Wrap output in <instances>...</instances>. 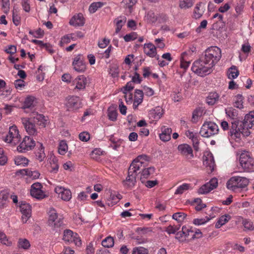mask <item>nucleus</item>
Listing matches in <instances>:
<instances>
[{"label": "nucleus", "instance_id": "nucleus-1", "mask_svg": "<svg viewBox=\"0 0 254 254\" xmlns=\"http://www.w3.org/2000/svg\"><path fill=\"white\" fill-rule=\"evenodd\" d=\"M213 59L214 57L204 52L199 59L193 63L192 71L202 77L210 74L212 71V68L217 64H212Z\"/></svg>", "mask_w": 254, "mask_h": 254}, {"label": "nucleus", "instance_id": "nucleus-2", "mask_svg": "<svg viewBox=\"0 0 254 254\" xmlns=\"http://www.w3.org/2000/svg\"><path fill=\"white\" fill-rule=\"evenodd\" d=\"M55 210H51L48 224L56 233L59 234L61 231L64 228L63 219L58 217V214L55 212Z\"/></svg>", "mask_w": 254, "mask_h": 254}, {"label": "nucleus", "instance_id": "nucleus-3", "mask_svg": "<svg viewBox=\"0 0 254 254\" xmlns=\"http://www.w3.org/2000/svg\"><path fill=\"white\" fill-rule=\"evenodd\" d=\"M240 164L244 171L249 172L253 169L254 166V159L251 156V153L246 151H243L239 156Z\"/></svg>", "mask_w": 254, "mask_h": 254}, {"label": "nucleus", "instance_id": "nucleus-4", "mask_svg": "<svg viewBox=\"0 0 254 254\" xmlns=\"http://www.w3.org/2000/svg\"><path fill=\"white\" fill-rule=\"evenodd\" d=\"M219 131L218 126L211 122L204 123L199 131L200 134L204 137H209L217 134Z\"/></svg>", "mask_w": 254, "mask_h": 254}, {"label": "nucleus", "instance_id": "nucleus-5", "mask_svg": "<svg viewBox=\"0 0 254 254\" xmlns=\"http://www.w3.org/2000/svg\"><path fill=\"white\" fill-rule=\"evenodd\" d=\"M35 145L34 139L29 136H26L22 142L17 146V149L19 152H25L26 151L33 149Z\"/></svg>", "mask_w": 254, "mask_h": 254}, {"label": "nucleus", "instance_id": "nucleus-6", "mask_svg": "<svg viewBox=\"0 0 254 254\" xmlns=\"http://www.w3.org/2000/svg\"><path fill=\"white\" fill-rule=\"evenodd\" d=\"M218 186V180L214 177L209 182L203 185L197 190L199 194H207Z\"/></svg>", "mask_w": 254, "mask_h": 254}, {"label": "nucleus", "instance_id": "nucleus-7", "mask_svg": "<svg viewBox=\"0 0 254 254\" xmlns=\"http://www.w3.org/2000/svg\"><path fill=\"white\" fill-rule=\"evenodd\" d=\"M232 126L230 131L228 132L229 135L231 136H234V138H240V130L242 127V122L239 120H233L231 123Z\"/></svg>", "mask_w": 254, "mask_h": 254}, {"label": "nucleus", "instance_id": "nucleus-8", "mask_svg": "<svg viewBox=\"0 0 254 254\" xmlns=\"http://www.w3.org/2000/svg\"><path fill=\"white\" fill-rule=\"evenodd\" d=\"M72 64L73 69L78 72H84L86 69V64L84 62L81 54L78 55L74 58Z\"/></svg>", "mask_w": 254, "mask_h": 254}, {"label": "nucleus", "instance_id": "nucleus-9", "mask_svg": "<svg viewBox=\"0 0 254 254\" xmlns=\"http://www.w3.org/2000/svg\"><path fill=\"white\" fill-rule=\"evenodd\" d=\"M20 211L22 214V220L26 223L31 215V206L25 201H22L19 205Z\"/></svg>", "mask_w": 254, "mask_h": 254}, {"label": "nucleus", "instance_id": "nucleus-10", "mask_svg": "<svg viewBox=\"0 0 254 254\" xmlns=\"http://www.w3.org/2000/svg\"><path fill=\"white\" fill-rule=\"evenodd\" d=\"M66 106L68 110H75L80 107V99L78 97L71 96L67 98Z\"/></svg>", "mask_w": 254, "mask_h": 254}, {"label": "nucleus", "instance_id": "nucleus-11", "mask_svg": "<svg viewBox=\"0 0 254 254\" xmlns=\"http://www.w3.org/2000/svg\"><path fill=\"white\" fill-rule=\"evenodd\" d=\"M204 52L207 54H210L211 56L214 57L212 64L217 63L221 57V52L220 48L217 47H210L208 48Z\"/></svg>", "mask_w": 254, "mask_h": 254}, {"label": "nucleus", "instance_id": "nucleus-12", "mask_svg": "<svg viewBox=\"0 0 254 254\" xmlns=\"http://www.w3.org/2000/svg\"><path fill=\"white\" fill-rule=\"evenodd\" d=\"M22 122L28 134L33 135L36 133L35 124L31 120V118H23L22 119Z\"/></svg>", "mask_w": 254, "mask_h": 254}, {"label": "nucleus", "instance_id": "nucleus-13", "mask_svg": "<svg viewBox=\"0 0 254 254\" xmlns=\"http://www.w3.org/2000/svg\"><path fill=\"white\" fill-rule=\"evenodd\" d=\"M69 23L70 25L75 27L83 26L85 23V19L83 14L79 13L77 15H74L70 20Z\"/></svg>", "mask_w": 254, "mask_h": 254}, {"label": "nucleus", "instance_id": "nucleus-14", "mask_svg": "<svg viewBox=\"0 0 254 254\" xmlns=\"http://www.w3.org/2000/svg\"><path fill=\"white\" fill-rule=\"evenodd\" d=\"M178 149L182 155L186 157H188L189 156L190 158L193 157L192 149L189 145L187 144H180L178 146Z\"/></svg>", "mask_w": 254, "mask_h": 254}, {"label": "nucleus", "instance_id": "nucleus-15", "mask_svg": "<svg viewBox=\"0 0 254 254\" xmlns=\"http://www.w3.org/2000/svg\"><path fill=\"white\" fill-rule=\"evenodd\" d=\"M203 164L206 167H209L211 172H213L215 165L213 156L211 153H207L203 157Z\"/></svg>", "mask_w": 254, "mask_h": 254}, {"label": "nucleus", "instance_id": "nucleus-16", "mask_svg": "<svg viewBox=\"0 0 254 254\" xmlns=\"http://www.w3.org/2000/svg\"><path fill=\"white\" fill-rule=\"evenodd\" d=\"M30 118L35 124L41 127H45L47 121L45 120V116L43 115L33 113Z\"/></svg>", "mask_w": 254, "mask_h": 254}, {"label": "nucleus", "instance_id": "nucleus-17", "mask_svg": "<svg viewBox=\"0 0 254 254\" xmlns=\"http://www.w3.org/2000/svg\"><path fill=\"white\" fill-rule=\"evenodd\" d=\"M87 79L84 75H79L73 81V84H76L75 88L81 90L85 88Z\"/></svg>", "mask_w": 254, "mask_h": 254}, {"label": "nucleus", "instance_id": "nucleus-18", "mask_svg": "<svg viewBox=\"0 0 254 254\" xmlns=\"http://www.w3.org/2000/svg\"><path fill=\"white\" fill-rule=\"evenodd\" d=\"M144 52L148 56L153 58L156 54V48L152 43L145 44L144 45Z\"/></svg>", "mask_w": 254, "mask_h": 254}, {"label": "nucleus", "instance_id": "nucleus-19", "mask_svg": "<svg viewBox=\"0 0 254 254\" xmlns=\"http://www.w3.org/2000/svg\"><path fill=\"white\" fill-rule=\"evenodd\" d=\"M161 129L162 133L159 135L160 139L164 142L170 140L171 139V134L172 133L171 128H166L165 126H163L161 127Z\"/></svg>", "mask_w": 254, "mask_h": 254}, {"label": "nucleus", "instance_id": "nucleus-20", "mask_svg": "<svg viewBox=\"0 0 254 254\" xmlns=\"http://www.w3.org/2000/svg\"><path fill=\"white\" fill-rule=\"evenodd\" d=\"M117 105L113 104L108 109V117L109 119L115 122L117 120L118 112L117 111Z\"/></svg>", "mask_w": 254, "mask_h": 254}, {"label": "nucleus", "instance_id": "nucleus-21", "mask_svg": "<svg viewBox=\"0 0 254 254\" xmlns=\"http://www.w3.org/2000/svg\"><path fill=\"white\" fill-rule=\"evenodd\" d=\"M155 169L154 167H150L142 170L141 173L140 181L142 183H144L145 181L144 179H147L149 176L153 174L155 172Z\"/></svg>", "mask_w": 254, "mask_h": 254}, {"label": "nucleus", "instance_id": "nucleus-22", "mask_svg": "<svg viewBox=\"0 0 254 254\" xmlns=\"http://www.w3.org/2000/svg\"><path fill=\"white\" fill-rule=\"evenodd\" d=\"M38 145H39V146L38 150L35 152V155L36 159L41 162L43 161L44 158L46 157V155L44 152V147L43 146V144L40 142H37V147H38Z\"/></svg>", "mask_w": 254, "mask_h": 254}, {"label": "nucleus", "instance_id": "nucleus-23", "mask_svg": "<svg viewBox=\"0 0 254 254\" xmlns=\"http://www.w3.org/2000/svg\"><path fill=\"white\" fill-rule=\"evenodd\" d=\"M136 183V178L127 176L126 180L122 182L123 185L125 188L131 189L132 188Z\"/></svg>", "mask_w": 254, "mask_h": 254}, {"label": "nucleus", "instance_id": "nucleus-24", "mask_svg": "<svg viewBox=\"0 0 254 254\" xmlns=\"http://www.w3.org/2000/svg\"><path fill=\"white\" fill-rule=\"evenodd\" d=\"M8 135L9 136L10 138L13 139V141L14 143L19 141V137H20V135L18 134V130L16 127H11L9 128Z\"/></svg>", "mask_w": 254, "mask_h": 254}, {"label": "nucleus", "instance_id": "nucleus-25", "mask_svg": "<svg viewBox=\"0 0 254 254\" xmlns=\"http://www.w3.org/2000/svg\"><path fill=\"white\" fill-rule=\"evenodd\" d=\"M163 114V109L159 107H156L155 109L151 110L149 113V114L151 115L153 119L157 120L160 119Z\"/></svg>", "mask_w": 254, "mask_h": 254}, {"label": "nucleus", "instance_id": "nucleus-26", "mask_svg": "<svg viewBox=\"0 0 254 254\" xmlns=\"http://www.w3.org/2000/svg\"><path fill=\"white\" fill-rule=\"evenodd\" d=\"M237 180V188H246L249 183V180L245 177L236 176Z\"/></svg>", "mask_w": 254, "mask_h": 254}, {"label": "nucleus", "instance_id": "nucleus-27", "mask_svg": "<svg viewBox=\"0 0 254 254\" xmlns=\"http://www.w3.org/2000/svg\"><path fill=\"white\" fill-rule=\"evenodd\" d=\"M202 4V3L201 2H199L196 4L194 8L193 11V16L195 19L200 18L205 10V7L202 8L201 9H200V7Z\"/></svg>", "mask_w": 254, "mask_h": 254}, {"label": "nucleus", "instance_id": "nucleus-28", "mask_svg": "<svg viewBox=\"0 0 254 254\" xmlns=\"http://www.w3.org/2000/svg\"><path fill=\"white\" fill-rule=\"evenodd\" d=\"M219 95L216 92H211L207 97L206 102L209 105H213L218 101Z\"/></svg>", "mask_w": 254, "mask_h": 254}, {"label": "nucleus", "instance_id": "nucleus-29", "mask_svg": "<svg viewBox=\"0 0 254 254\" xmlns=\"http://www.w3.org/2000/svg\"><path fill=\"white\" fill-rule=\"evenodd\" d=\"M143 96L144 93L142 90L135 89L134 96V102L138 103V104H140L143 101Z\"/></svg>", "mask_w": 254, "mask_h": 254}, {"label": "nucleus", "instance_id": "nucleus-30", "mask_svg": "<svg viewBox=\"0 0 254 254\" xmlns=\"http://www.w3.org/2000/svg\"><path fill=\"white\" fill-rule=\"evenodd\" d=\"M15 164L17 165H22L23 167L26 166L28 164L29 160L22 156L16 157L14 159Z\"/></svg>", "mask_w": 254, "mask_h": 254}, {"label": "nucleus", "instance_id": "nucleus-31", "mask_svg": "<svg viewBox=\"0 0 254 254\" xmlns=\"http://www.w3.org/2000/svg\"><path fill=\"white\" fill-rule=\"evenodd\" d=\"M239 74V72L236 66L233 65L228 69V77L229 79H232L236 78Z\"/></svg>", "mask_w": 254, "mask_h": 254}, {"label": "nucleus", "instance_id": "nucleus-32", "mask_svg": "<svg viewBox=\"0 0 254 254\" xmlns=\"http://www.w3.org/2000/svg\"><path fill=\"white\" fill-rule=\"evenodd\" d=\"M102 245L105 248H112L114 245V238L111 236L107 237L102 241Z\"/></svg>", "mask_w": 254, "mask_h": 254}, {"label": "nucleus", "instance_id": "nucleus-33", "mask_svg": "<svg viewBox=\"0 0 254 254\" xmlns=\"http://www.w3.org/2000/svg\"><path fill=\"white\" fill-rule=\"evenodd\" d=\"M227 188L229 190H235L237 189L236 177H233L231 178L227 182Z\"/></svg>", "mask_w": 254, "mask_h": 254}, {"label": "nucleus", "instance_id": "nucleus-34", "mask_svg": "<svg viewBox=\"0 0 254 254\" xmlns=\"http://www.w3.org/2000/svg\"><path fill=\"white\" fill-rule=\"evenodd\" d=\"M226 114L233 120H239L238 111L235 109L230 108L226 109Z\"/></svg>", "mask_w": 254, "mask_h": 254}, {"label": "nucleus", "instance_id": "nucleus-35", "mask_svg": "<svg viewBox=\"0 0 254 254\" xmlns=\"http://www.w3.org/2000/svg\"><path fill=\"white\" fill-rule=\"evenodd\" d=\"M230 218V216L229 215L221 216L216 222L215 227L217 229L220 228L222 225H224L229 221Z\"/></svg>", "mask_w": 254, "mask_h": 254}, {"label": "nucleus", "instance_id": "nucleus-36", "mask_svg": "<svg viewBox=\"0 0 254 254\" xmlns=\"http://www.w3.org/2000/svg\"><path fill=\"white\" fill-rule=\"evenodd\" d=\"M35 98L33 96H28L27 97L24 102L23 108H30L34 106V101Z\"/></svg>", "mask_w": 254, "mask_h": 254}, {"label": "nucleus", "instance_id": "nucleus-37", "mask_svg": "<svg viewBox=\"0 0 254 254\" xmlns=\"http://www.w3.org/2000/svg\"><path fill=\"white\" fill-rule=\"evenodd\" d=\"M73 234V232L70 230L66 229L64 230L63 240L68 242H72V239L74 237Z\"/></svg>", "mask_w": 254, "mask_h": 254}, {"label": "nucleus", "instance_id": "nucleus-38", "mask_svg": "<svg viewBox=\"0 0 254 254\" xmlns=\"http://www.w3.org/2000/svg\"><path fill=\"white\" fill-rule=\"evenodd\" d=\"M102 2H94L92 3L89 7V11L90 13H93L99 8L104 5Z\"/></svg>", "mask_w": 254, "mask_h": 254}, {"label": "nucleus", "instance_id": "nucleus-39", "mask_svg": "<svg viewBox=\"0 0 254 254\" xmlns=\"http://www.w3.org/2000/svg\"><path fill=\"white\" fill-rule=\"evenodd\" d=\"M30 193L32 196L39 199H42L46 196V195L41 190H30Z\"/></svg>", "mask_w": 254, "mask_h": 254}, {"label": "nucleus", "instance_id": "nucleus-40", "mask_svg": "<svg viewBox=\"0 0 254 254\" xmlns=\"http://www.w3.org/2000/svg\"><path fill=\"white\" fill-rule=\"evenodd\" d=\"M202 108L198 107L195 109L192 113L191 122L195 123L197 122V119L199 116H201L202 113Z\"/></svg>", "mask_w": 254, "mask_h": 254}, {"label": "nucleus", "instance_id": "nucleus-41", "mask_svg": "<svg viewBox=\"0 0 254 254\" xmlns=\"http://www.w3.org/2000/svg\"><path fill=\"white\" fill-rule=\"evenodd\" d=\"M17 8H15V6L13 7V9L12 10V20L13 23L17 26L20 24L21 18L18 15Z\"/></svg>", "mask_w": 254, "mask_h": 254}, {"label": "nucleus", "instance_id": "nucleus-42", "mask_svg": "<svg viewBox=\"0 0 254 254\" xmlns=\"http://www.w3.org/2000/svg\"><path fill=\"white\" fill-rule=\"evenodd\" d=\"M187 214L183 212H177L174 213L172 216V218L179 223L181 222L187 217Z\"/></svg>", "mask_w": 254, "mask_h": 254}, {"label": "nucleus", "instance_id": "nucleus-43", "mask_svg": "<svg viewBox=\"0 0 254 254\" xmlns=\"http://www.w3.org/2000/svg\"><path fill=\"white\" fill-rule=\"evenodd\" d=\"M190 188V185L189 184H183L182 185L180 186L178 188L177 190H176L175 194H181L185 191L189 190Z\"/></svg>", "mask_w": 254, "mask_h": 254}, {"label": "nucleus", "instance_id": "nucleus-44", "mask_svg": "<svg viewBox=\"0 0 254 254\" xmlns=\"http://www.w3.org/2000/svg\"><path fill=\"white\" fill-rule=\"evenodd\" d=\"M216 17H217V19H219V21L218 22H217L216 24H220L219 27V28H222V29L225 26V22L223 21V15L221 14L217 13L215 14L213 16V18H216Z\"/></svg>", "mask_w": 254, "mask_h": 254}, {"label": "nucleus", "instance_id": "nucleus-45", "mask_svg": "<svg viewBox=\"0 0 254 254\" xmlns=\"http://www.w3.org/2000/svg\"><path fill=\"white\" fill-rule=\"evenodd\" d=\"M67 149V145L65 141L62 140L59 146V152L61 155H64Z\"/></svg>", "mask_w": 254, "mask_h": 254}, {"label": "nucleus", "instance_id": "nucleus-46", "mask_svg": "<svg viewBox=\"0 0 254 254\" xmlns=\"http://www.w3.org/2000/svg\"><path fill=\"white\" fill-rule=\"evenodd\" d=\"M71 198V192L68 189L64 190L61 194V198L65 201H69Z\"/></svg>", "mask_w": 254, "mask_h": 254}, {"label": "nucleus", "instance_id": "nucleus-47", "mask_svg": "<svg viewBox=\"0 0 254 254\" xmlns=\"http://www.w3.org/2000/svg\"><path fill=\"white\" fill-rule=\"evenodd\" d=\"M132 254H148L147 249L143 247H135L133 249Z\"/></svg>", "mask_w": 254, "mask_h": 254}, {"label": "nucleus", "instance_id": "nucleus-48", "mask_svg": "<svg viewBox=\"0 0 254 254\" xmlns=\"http://www.w3.org/2000/svg\"><path fill=\"white\" fill-rule=\"evenodd\" d=\"M187 237H188V236L186 234V232L180 231L176 233L175 238L178 240L180 242H183Z\"/></svg>", "mask_w": 254, "mask_h": 254}, {"label": "nucleus", "instance_id": "nucleus-49", "mask_svg": "<svg viewBox=\"0 0 254 254\" xmlns=\"http://www.w3.org/2000/svg\"><path fill=\"white\" fill-rule=\"evenodd\" d=\"M192 0H183L180 4L181 8H188L191 7L193 5Z\"/></svg>", "mask_w": 254, "mask_h": 254}, {"label": "nucleus", "instance_id": "nucleus-50", "mask_svg": "<svg viewBox=\"0 0 254 254\" xmlns=\"http://www.w3.org/2000/svg\"><path fill=\"white\" fill-rule=\"evenodd\" d=\"M242 224L245 229L248 230H253L254 227L253 226V222L248 219H243L242 221Z\"/></svg>", "mask_w": 254, "mask_h": 254}, {"label": "nucleus", "instance_id": "nucleus-51", "mask_svg": "<svg viewBox=\"0 0 254 254\" xmlns=\"http://www.w3.org/2000/svg\"><path fill=\"white\" fill-rule=\"evenodd\" d=\"M136 2L137 0H123L122 2L126 5V8L129 9V12L130 13L133 5H134Z\"/></svg>", "mask_w": 254, "mask_h": 254}, {"label": "nucleus", "instance_id": "nucleus-52", "mask_svg": "<svg viewBox=\"0 0 254 254\" xmlns=\"http://www.w3.org/2000/svg\"><path fill=\"white\" fill-rule=\"evenodd\" d=\"M210 218L207 216L204 218H196L193 220V224L195 225H202L208 222Z\"/></svg>", "mask_w": 254, "mask_h": 254}, {"label": "nucleus", "instance_id": "nucleus-53", "mask_svg": "<svg viewBox=\"0 0 254 254\" xmlns=\"http://www.w3.org/2000/svg\"><path fill=\"white\" fill-rule=\"evenodd\" d=\"M18 243H19V247H20L21 248H22L24 249L27 250V249H29V248L30 246V244L29 241L26 239H19Z\"/></svg>", "mask_w": 254, "mask_h": 254}, {"label": "nucleus", "instance_id": "nucleus-54", "mask_svg": "<svg viewBox=\"0 0 254 254\" xmlns=\"http://www.w3.org/2000/svg\"><path fill=\"white\" fill-rule=\"evenodd\" d=\"M137 34L135 32H131L130 34H126L124 39L126 42H129L130 41L134 40L137 38Z\"/></svg>", "mask_w": 254, "mask_h": 254}, {"label": "nucleus", "instance_id": "nucleus-55", "mask_svg": "<svg viewBox=\"0 0 254 254\" xmlns=\"http://www.w3.org/2000/svg\"><path fill=\"white\" fill-rule=\"evenodd\" d=\"M131 81L128 82L126 86L122 88V91L124 94H127V91H130L133 89L134 86L132 85Z\"/></svg>", "mask_w": 254, "mask_h": 254}, {"label": "nucleus", "instance_id": "nucleus-56", "mask_svg": "<svg viewBox=\"0 0 254 254\" xmlns=\"http://www.w3.org/2000/svg\"><path fill=\"white\" fill-rule=\"evenodd\" d=\"M190 133L192 134V136H190V137H191L192 141L193 142V148L195 150L198 151V148H199V147H198L199 140L197 137H195L194 136L193 132H190Z\"/></svg>", "mask_w": 254, "mask_h": 254}, {"label": "nucleus", "instance_id": "nucleus-57", "mask_svg": "<svg viewBox=\"0 0 254 254\" xmlns=\"http://www.w3.org/2000/svg\"><path fill=\"white\" fill-rule=\"evenodd\" d=\"M79 138L82 141L86 142L90 139V134L87 132L83 131L79 134Z\"/></svg>", "mask_w": 254, "mask_h": 254}, {"label": "nucleus", "instance_id": "nucleus-58", "mask_svg": "<svg viewBox=\"0 0 254 254\" xmlns=\"http://www.w3.org/2000/svg\"><path fill=\"white\" fill-rule=\"evenodd\" d=\"M25 82L21 79H17L14 81V86L16 89H20L25 86Z\"/></svg>", "mask_w": 254, "mask_h": 254}, {"label": "nucleus", "instance_id": "nucleus-59", "mask_svg": "<svg viewBox=\"0 0 254 254\" xmlns=\"http://www.w3.org/2000/svg\"><path fill=\"white\" fill-rule=\"evenodd\" d=\"M131 81L134 83L139 84L142 81V79L140 77V75L137 72H135L134 75L132 76Z\"/></svg>", "mask_w": 254, "mask_h": 254}, {"label": "nucleus", "instance_id": "nucleus-60", "mask_svg": "<svg viewBox=\"0 0 254 254\" xmlns=\"http://www.w3.org/2000/svg\"><path fill=\"white\" fill-rule=\"evenodd\" d=\"M119 109L121 113L123 115H126L127 113V107L124 105L122 99L119 100Z\"/></svg>", "mask_w": 254, "mask_h": 254}, {"label": "nucleus", "instance_id": "nucleus-61", "mask_svg": "<svg viewBox=\"0 0 254 254\" xmlns=\"http://www.w3.org/2000/svg\"><path fill=\"white\" fill-rule=\"evenodd\" d=\"M70 42V37L69 35H65L64 36L60 41V46H63L64 44H67Z\"/></svg>", "mask_w": 254, "mask_h": 254}, {"label": "nucleus", "instance_id": "nucleus-62", "mask_svg": "<svg viewBox=\"0 0 254 254\" xmlns=\"http://www.w3.org/2000/svg\"><path fill=\"white\" fill-rule=\"evenodd\" d=\"M9 0H2V8L5 9L3 11L4 13H7L9 10Z\"/></svg>", "mask_w": 254, "mask_h": 254}, {"label": "nucleus", "instance_id": "nucleus-63", "mask_svg": "<svg viewBox=\"0 0 254 254\" xmlns=\"http://www.w3.org/2000/svg\"><path fill=\"white\" fill-rule=\"evenodd\" d=\"M143 89L145 92V94L146 96H151L153 95L154 93V90L152 88L147 87L146 86L143 87Z\"/></svg>", "mask_w": 254, "mask_h": 254}, {"label": "nucleus", "instance_id": "nucleus-64", "mask_svg": "<svg viewBox=\"0 0 254 254\" xmlns=\"http://www.w3.org/2000/svg\"><path fill=\"white\" fill-rule=\"evenodd\" d=\"M250 127H245L242 125V129L240 130V135L242 134L245 136H248L250 134V131H249Z\"/></svg>", "mask_w": 254, "mask_h": 254}]
</instances>
